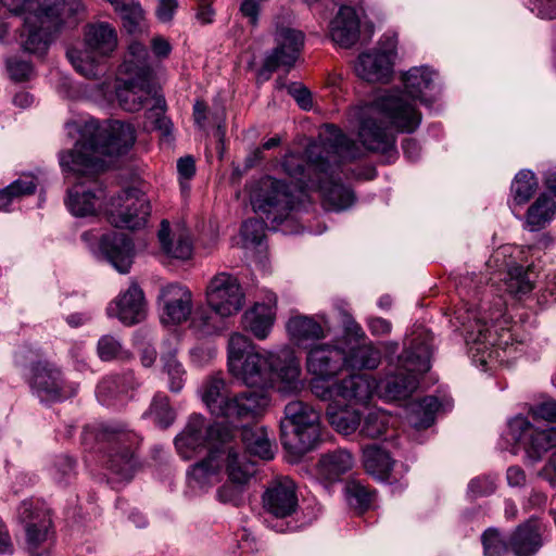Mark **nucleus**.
<instances>
[{"mask_svg": "<svg viewBox=\"0 0 556 556\" xmlns=\"http://www.w3.org/2000/svg\"><path fill=\"white\" fill-rule=\"evenodd\" d=\"M354 458L346 450H334L323 454L317 464V475L327 482L339 481L341 476L353 468Z\"/></svg>", "mask_w": 556, "mask_h": 556, "instance_id": "37", "label": "nucleus"}, {"mask_svg": "<svg viewBox=\"0 0 556 556\" xmlns=\"http://www.w3.org/2000/svg\"><path fill=\"white\" fill-rule=\"evenodd\" d=\"M108 220L116 228L137 229L146 225L151 212L146 193L129 188L112 195L105 204Z\"/></svg>", "mask_w": 556, "mask_h": 556, "instance_id": "13", "label": "nucleus"}, {"mask_svg": "<svg viewBox=\"0 0 556 556\" xmlns=\"http://www.w3.org/2000/svg\"><path fill=\"white\" fill-rule=\"evenodd\" d=\"M482 544L484 556H503L509 551L508 539L503 540L495 528H489L484 531Z\"/></svg>", "mask_w": 556, "mask_h": 556, "instance_id": "59", "label": "nucleus"}, {"mask_svg": "<svg viewBox=\"0 0 556 556\" xmlns=\"http://www.w3.org/2000/svg\"><path fill=\"white\" fill-rule=\"evenodd\" d=\"M163 368L168 376L169 390L179 392L185 384L186 371L174 354H168L163 358Z\"/></svg>", "mask_w": 556, "mask_h": 556, "instance_id": "58", "label": "nucleus"}, {"mask_svg": "<svg viewBox=\"0 0 556 556\" xmlns=\"http://www.w3.org/2000/svg\"><path fill=\"white\" fill-rule=\"evenodd\" d=\"M344 495L350 506L362 511L368 509L376 497L375 491L354 480L346 482Z\"/></svg>", "mask_w": 556, "mask_h": 556, "instance_id": "52", "label": "nucleus"}, {"mask_svg": "<svg viewBox=\"0 0 556 556\" xmlns=\"http://www.w3.org/2000/svg\"><path fill=\"white\" fill-rule=\"evenodd\" d=\"M556 214V202L546 194H541L528 208L526 223L531 231L544 228Z\"/></svg>", "mask_w": 556, "mask_h": 556, "instance_id": "45", "label": "nucleus"}, {"mask_svg": "<svg viewBox=\"0 0 556 556\" xmlns=\"http://www.w3.org/2000/svg\"><path fill=\"white\" fill-rule=\"evenodd\" d=\"M132 371L112 374L105 376L97 387V397L103 405H113L114 402L137 387Z\"/></svg>", "mask_w": 556, "mask_h": 556, "instance_id": "36", "label": "nucleus"}, {"mask_svg": "<svg viewBox=\"0 0 556 556\" xmlns=\"http://www.w3.org/2000/svg\"><path fill=\"white\" fill-rule=\"evenodd\" d=\"M496 489L495 480L492 477L483 476L472 479L468 484V493L471 497L488 496Z\"/></svg>", "mask_w": 556, "mask_h": 556, "instance_id": "63", "label": "nucleus"}, {"mask_svg": "<svg viewBox=\"0 0 556 556\" xmlns=\"http://www.w3.org/2000/svg\"><path fill=\"white\" fill-rule=\"evenodd\" d=\"M147 414L152 417L161 428L169 427L176 418V414L169 405L168 397L162 393L154 395Z\"/></svg>", "mask_w": 556, "mask_h": 556, "instance_id": "55", "label": "nucleus"}, {"mask_svg": "<svg viewBox=\"0 0 556 556\" xmlns=\"http://www.w3.org/2000/svg\"><path fill=\"white\" fill-rule=\"evenodd\" d=\"M50 24L51 20L46 13H27L21 33L23 49L29 53L43 54L50 41Z\"/></svg>", "mask_w": 556, "mask_h": 556, "instance_id": "27", "label": "nucleus"}, {"mask_svg": "<svg viewBox=\"0 0 556 556\" xmlns=\"http://www.w3.org/2000/svg\"><path fill=\"white\" fill-rule=\"evenodd\" d=\"M243 486L233 482L224 483L216 491V498L223 504L239 506L242 502Z\"/></svg>", "mask_w": 556, "mask_h": 556, "instance_id": "62", "label": "nucleus"}, {"mask_svg": "<svg viewBox=\"0 0 556 556\" xmlns=\"http://www.w3.org/2000/svg\"><path fill=\"white\" fill-rule=\"evenodd\" d=\"M223 456L229 481L242 486L247 484L255 469L251 463L245 460L244 455L238 452L232 441L223 446Z\"/></svg>", "mask_w": 556, "mask_h": 556, "instance_id": "40", "label": "nucleus"}, {"mask_svg": "<svg viewBox=\"0 0 556 556\" xmlns=\"http://www.w3.org/2000/svg\"><path fill=\"white\" fill-rule=\"evenodd\" d=\"M7 71L9 76L15 83H24L30 80L35 73L31 64L17 59L7 60Z\"/></svg>", "mask_w": 556, "mask_h": 556, "instance_id": "60", "label": "nucleus"}, {"mask_svg": "<svg viewBox=\"0 0 556 556\" xmlns=\"http://www.w3.org/2000/svg\"><path fill=\"white\" fill-rule=\"evenodd\" d=\"M109 317L117 318L126 326L142 321L146 317V303L142 290L132 283L129 288L112 301L108 308Z\"/></svg>", "mask_w": 556, "mask_h": 556, "instance_id": "25", "label": "nucleus"}, {"mask_svg": "<svg viewBox=\"0 0 556 556\" xmlns=\"http://www.w3.org/2000/svg\"><path fill=\"white\" fill-rule=\"evenodd\" d=\"M265 235V224L263 220L252 218L245 220L241 226V236L248 243L260 244Z\"/></svg>", "mask_w": 556, "mask_h": 556, "instance_id": "61", "label": "nucleus"}, {"mask_svg": "<svg viewBox=\"0 0 556 556\" xmlns=\"http://www.w3.org/2000/svg\"><path fill=\"white\" fill-rule=\"evenodd\" d=\"M326 416L331 427L343 435H350L361 427V413L349 406L338 407L330 404Z\"/></svg>", "mask_w": 556, "mask_h": 556, "instance_id": "43", "label": "nucleus"}, {"mask_svg": "<svg viewBox=\"0 0 556 556\" xmlns=\"http://www.w3.org/2000/svg\"><path fill=\"white\" fill-rule=\"evenodd\" d=\"M330 138L323 142H313L307 149L309 169L314 178L309 179L306 189H317L323 198V205L328 211H344L355 202L352 189L336 178L338 160L351 162L364 156V150L353 140L343 135L334 126H329Z\"/></svg>", "mask_w": 556, "mask_h": 556, "instance_id": "3", "label": "nucleus"}, {"mask_svg": "<svg viewBox=\"0 0 556 556\" xmlns=\"http://www.w3.org/2000/svg\"><path fill=\"white\" fill-rule=\"evenodd\" d=\"M233 431L223 425L213 424L207 426L204 416L192 414L184 429L176 435L174 444L178 455L190 460L200 455L206 447H223L233 440Z\"/></svg>", "mask_w": 556, "mask_h": 556, "instance_id": "10", "label": "nucleus"}, {"mask_svg": "<svg viewBox=\"0 0 556 556\" xmlns=\"http://www.w3.org/2000/svg\"><path fill=\"white\" fill-rule=\"evenodd\" d=\"M530 415L535 421L556 422V402L551 400L539 403L530 408Z\"/></svg>", "mask_w": 556, "mask_h": 556, "instance_id": "64", "label": "nucleus"}, {"mask_svg": "<svg viewBox=\"0 0 556 556\" xmlns=\"http://www.w3.org/2000/svg\"><path fill=\"white\" fill-rule=\"evenodd\" d=\"M18 514L22 521H50L53 517L51 508L45 501L39 498L24 501L20 506Z\"/></svg>", "mask_w": 556, "mask_h": 556, "instance_id": "56", "label": "nucleus"}, {"mask_svg": "<svg viewBox=\"0 0 556 556\" xmlns=\"http://www.w3.org/2000/svg\"><path fill=\"white\" fill-rule=\"evenodd\" d=\"M350 116L358 123L357 135L363 148L389 157L397 153L396 137L384 122L401 132H414L421 122L418 109L396 93H386L372 103L353 108Z\"/></svg>", "mask_w": 556, "mask_h": 556, "instance_id": "2", "label": "nucleus"}, {"mask_svg": "<svg viewBox=\"0 0 556 556\" xmlns=\"http://www.w3.org/2000/svg\"><path fill=\"white\" fill-rule=\"evenodd\" d=\"M393 418L382 409H372L364 417L359 427V435L367 439H379L386 434Z\"/></svg>", "mask_w": 556, "mask_h": 556, "instance_id": "50", "label": "nucleus"}, {"mask_svg": "<svg viewBox=\"0 0 556 556\" xmlns=\"http://www.w3.org/2000/svg\"><path fill=\"white\" fill-rule=\"evenodd\" d=\"M271 372H276L280 380L281 392L293 393L300 391L303 387L300 379V361L289 349L282 350L279 355L274 354Z\"/></svg>", "mask_w": 556, "mask_h": 556, "instance_id": "30", "label": "nucleus"}, {"mask_svg": "<svg viewBox=\"0 0 556 556\" xmlns=\"http://www.w3.org/2000/svg\"><path fill=\"white\" fill-rule=\"evenodd\" d=\"M36 182L33 176H23L4 189L0 190V211H9L10 205L25 195L36 191Z\"/></svg>", "mask_w": 556, "mask_h": 556, "instance_id": "49", "label": "nucleus"}, {"mask_svg": "<svg viewBox=\"0 0 556 556\" xmlns=\"http://www.w3.org/2000/svg\"><path fill=\"white\" fill-rule=\"evenodd\" d=\"M543 544L535 523H519L508 536L509 551L515 556H533Z\"/></svg>", "mask_w": 556, "mask_h": 556, "instance_id": "38", "label": "nucleus"}, {"mask_svg": "<svg viewBox=\"0 0 556 556\" xmlns=\"http://www.w3.org/2000/svg\"><path fill=\"white\" fill-rule=\"evenodd\" d=\"M116 11L121 14L123 26L127 33L135 35L146 29L144 12L138 2H128Z\"/></svg>", "mask_w": 556, "mask_h": 556, "instance_id": "53", "label": "nucleus"}, {"mask_svg": "<svg viewBox=\"0 0 556 556\" xmlns=\"http://www.w3.org/2000/svg\"><path fill=\"white\" fill-rule=\"evenodd\" d=\"M440 403L435 396H426L410 404L408 422L416 429L429 428L435 419Z\"/></svg>", "mask_w": 556, "mask_h": 556, "instance_id": "47", "label": "nucleus"}, {"mask_svg": "<svg viewBox=\"0 0 556 556\" xmlns=\"http://www.w3.org/2000/svg\"><path fill=\"white\" fill-rule=\"evenodd\" d=\"M319 410L301 400L289 402L281 422V442L296 455L311 451L319 434Z\"/></svg>", "mask_w": 556, "mask_h": 556, "instance_id": "8", "label": "nucleus"}, {"mask_svg": "<svg viewBox=\"0 0 556 556\" xmlns=\"http://www.w3.org/2000/svg\"><path fill=\"white\" fill-rule=\"evenodd\" d=\"M275 304L276 301L273 303H255L242 315V327L256 339H266L275 321Z\"/></svg>", "mask_w": 556, "mask_h": 556, "instance_id": "35", "label": "nucleus"}, {"mask_svg": "<svg viewBox=\"0 0 556 556\" xmlns=\"http://www.w3.org/2000/svg\"><path fill=\"white\" fill-rule=\"evenodd\" d=\"M166 102L163 96L154 98V103L148 111V119L153 124L154 129L159 130L162 136H169L172 134L173 124L170 119L165 116Z\"/></svg>", "mask_w": 556, "mask_h": 556, "instance_id": "57", "label": "nucleus"}, {"mask_svg": "<svg viewBox=\"0 0 556 556\" xmlns=\"http://www.w3.org/2000/svg\"><path fill=\"white\" fill-rule=\"evenodd\" d=\"M162 321L178 325L186 321L192 312V293L181 285L169 283L160 290Z\"/></svg>", "mask_w": 556, "mask_h": 556, "instance_id": "23", "label": "nucleus"}, {"mask_svg": "<svg viewBox=\"0 0 556 556\" xmlns=\"http://www.w3.org/2000/svg\"><path fill=\"white\" fill-rule=\"evenodd\" d=\"M510 245L498 248L488 262V265L498 270L506 269L507 275L504 280L506 291L514 296L521 298L529 294L535 283L536 275L531 266L517 265L513 260Z\"/></svg>", "mask_w": 556, "mask_h": 556, "instance_id": "18", "label": "nucleus"}, {"mask_svg": "<svg viewBox=\"0 0 556 556\" xmlns=\"http://www.w3.org/2000/svg\"><path fill=\"white\" fill-rule=\"evenodd\" d=\"M105 433L110 442L108 468L118 482L127 483L139 468L135 450L140 439L135 432L124 428L110 427Z\"/></svg>", "mask_w": 556, "mask_h": 556, "instance_id": "14", "label": "nucleus"}, {"mask_svg": "<svg viewBox=\"0 0 556 556\" xmlns=\"http://www.w3.org/2000/svg\"><path fill=\"white\" fill-rule=\"evenodd\" d=\"M157 239L162 252L167 257L187 261L192 256L193 243L187 229L182 227L172 229L169 223L163 219L157 231Z\"/></svg>", "mask_w": 556, "mask_h": 556, "instance_id": "29", "label": "nucleus"}, {"mask_svg": "<svg viewBox=\"0 0 556 556\" xmlns=\"http://www.w3.org/2000/svg\"><path fill=\"white\" fill-rule=\"evenodd\" d=\"M205 295L210 307L222 317L237 314L243 307L245 300L238 278L226 271L211 278Z\"/></svg>", "mask_w": 556, "mask_h": 556, "instance_id": "15", "label": "nucleus"}, {"mask_svg": "<svg viewBox=\"0 0 556 556\" xmlns=\"http://www.w3.org/2000/svg\"><path fill=\"white\" fill-rule=\"evenodd\" d=\"M381 354L372 344L352 348L345 353L344 367L352 370L375 369L379 366Z\"/></svg>", "mask_w": 556, "mask_h": 556, "instance_id": "46", "label": "nucleus"}, {"mask_svg": "<svg viewBox=\"0 0 556 556\" xmlns=\"http://www.w3.org/2000/svg\"><path fill=\"white\" fill-rule=\"evenodd\" d=\"M229 396L226 383L222 378L213 377L203 387L202 400L212 415H219Z\"/></svg>", "mask_w": 556, "mask_h": 556, "instance_id": "48", "label": "nucleus"}, {"mask_svg": "<svg viewBox=\"0 0 556 556\" xmlns=\"http://www.w3.org/2000/svg\"><path fill=\"white\" fill-rule=\"evenodd\" d=\"M438 73L427 65L415 66L409 68L402 77L405 92L412 98L408 100L415 108V101L419 100L421 103L429 104L431 100L428 99V92L435 89L438 83ZM407 99L401 92H395Z\"/></svg>", "mask_w": 556, "mask_h": 556, "instance_id": "28", "label": "nucleus"}, {"mask_svg": "<svg viewBox=\"0 0 556 556\" xmlns=\"http://www.w3.org/2000/svg\"><path fill=\"white\" fill-rule=\"evenodd\" d=\"M268 402V397L262 391H244L230 395L217 417H223L229 422L254 420L263 414Z\"/></svg>", "mask_w": 556, "mask_h": 556, "instance_id": "24", "label": "nucleus"}, {"mask_svg": "<svg viewBox=\"0 0 556 556\" xmlns=\"http://www.w3.org/2000/svg\"><path fill=\"white\" fill-rule=\"evenodd\" d=\"M242 442L247 451L264 460L274 457L273 444L267 431L262 427H244L241 430Z\"/></svg>", "mask_w": 556, "mask_h": 556, "instance_id": "44", "label": "nucleus"}, {"mask_svg": "<svg viewBox=\"0 0 556 556\" xmlns=\"http://www.w3.org/2000/svg\"><path fill=\"white\" fill-rule=\"evenodd\" d=\"M377 388L375 379L368 375H351L330 387H323L321 381L314 384V394L323 401L343 399L349 402L366 403Z\"/></svg>", "mask_w": 556, "mask_h": 556, "instance_id": "20", "label": "nucleus"}, {"mask_svg": "<svg viewBox=\"0 0 556 556\" xmlns=\"http://www.w3.org/2000/svg\"><path fill=\"white\" fill-rule=\"evenodd\" d=\"M363 463L367 473L381 481L389 479L394 465L390 454L377 445L363 448Z\"/></svg>", "mask_w": 556, "mask_h": 556, "instance_id": "42", "label": "nucleus"}, {"mask_svg": "<svg viewBox=\"0 0 556 556\" xmlns=\"http://www.w3.org/2000/svg\"><path fill=\"white\" fill-rule=\"evenodd\" d=\"M295 191V187L292 188L286 181L265 176L253 187L250 200L254 212L278 225L295 208L298 202Z\"/></svg>", "mask_w": 556, "mask_h": 556, "instance_id": "11", "label": "nucleus"}, {"mask_svg": "<svg viewBox=\"0 0 556 556\" xmlns=\"http://www.w3.org/2000/svg\"><path fill=\"white\" fill-rule=\"evenodd\" d=\"M432 338L428 332H419L410 340L397 359L394 372L388 374L381 382L383 396L388 400H403L417 389L418 375L430 369Z\"/></svg>", "mask_w": 556, "mask_h": 556, "instance_id": "5", "label": "nucleus"}, {"mask_svg": "<svg viewBox=\"0 0 556 556\" xmlns=\"http://www.w3.org/2000/svg\"><path fill=\"white\" fill-rule=\"evenodd\" d=\"M345 352L337 345L321 343L307 352L306 369L313 376L311 390L314 384L321 381L323 387H330L328 381L344 368Z\"/></svg>", "mask_w": 556, "mask_h": 556, "instance_id": "19", "label": "nucleus"}, {"mask_svg": "<svg viewBox=\"0 0 556 556\" xmlns=\"http://www.w3.org/2000/svg\"><path fill=\"white\" fill-rule=\"evenodd\" d=\"M55 541L52 523H27L25 543L29 556H50Z\"/></svg>", "mask_w": 556, "mask_h": 556, "instance_id": "39", "label": "nucleus"}, {"mask_svg": "<svg viewBox=\"0 0 556 556\" xmlns=\"http://www.w3.org/2000/svg\"><path fill=\"white\" fill-rule=\"evenodd\" d=\"M223 467V447H212L203 459L189 467L187 471L189 485L200 490L212 488L222 480Z\"/></svg>", "mask_w": 556, "mask_h": 556, "instance_id": "26", "label": "nucleus"}, {"mask_svg": "<svg viewBox=\"0 0 556 556\" xmlns=\"http://www.w3.org/2000/svg\"><path fill=\"white\" fill-rule=\"evenodd\" d=\"M103 199L104 190L100 186L91 190L77 184L68 189L65 204L73 215L88 216L93 215L101 207Z\"/></svg>", "mask_w": 556, "mask_h": 556, "instance_id": "31", "label": "nucleus"}, {"mask_svg": "<svg viewBox=\"0 0 556 556\" xmlns=\"http://www.w3.org/2000/svg\"><path fill=\"white\" fill-rule=\"evenodd\" d=\"M287 330L298 346H307L314 341L326 338L328 333L326 321H318L305 315L291 317L287 324Z\"/></svg>", "mask_w": 556, "mask_h": 556, "instance_id": "34", "label": "nucleus"}, {"mask_svg": "<svg viewBox=\"0 0 556 556\" xmlns=\"http://www.w3.org/2000/svg\"><path fill=\"white\" fill-rule=\"evenodd\" d=\"M264 509L275 518L283 519L292 516L298 508L296 485L287 477L270 480L262 496Z\"/></svg>", "mask_w": 556, "mask_h": 556, "instance_id": "22", "label": "nucleus"}, {"mask_svg": "<svg viewBox=\"0 0 556 556\" xmlns=\"http://www.w3.org/2000/svg\"><path fill=\"white\" fill-rule=\"evenodd\" d=\"M68 134L76 131L79 138L74 147L59 153V163L66 177L94 178L103 168V156L126 154L136 141L132 125L111 121L101 125L96 119L66 124Z\"/></svg>", "mask_w": 556, "mask_h": 556, "instance_id": "1", "label": "nucleus"}, {"mask_svg": "<svg viewBox=\"0 0 556 556\" xmlns=\"http://www.w3.org/2000/svg\"><path fill=\"white\" fill-rule=\"evenodd\" d=\"M276 47L266 55L258 79L267 80L270 74L279 67L291 68L300 55L304 43V34L301 30L280 27L275 33Z\"/></svg>", "mask_w": 556, "mask_h": 556, "instance_id": "16", "label": "nucleus"}, {"mask_svg": "<svg viewBox=\"0 0 556 556\" xmlns=\"http://www.w3.org/2000/svg\"><path fill=\"white\" fill-rule=\"evenodd\" d=\"M331 39L341 47L349 48L359 38V18L351 7H341L330 24Z\"/></svg>", "mask_w": 556, "mask_h": 556, "instance_id": "33", "label": "nucleus"}, {"mask_svg": "<svg viewBox=\"0 0 556 556\" xmlns=\"http://www.w3.org/2000/svg\"><path fill=\"white\" fill-rule=\"evenodd\" d=\"M119 75L122 77L117 80L116 97L125 111L138 112L146 105H152L154 98L162 96L152 81L148 50L138 41L130 42L119 66Z\"/></svg>", "mask_w": 556, "mask_h": 556, "instance_id": "4", "label": "nucleus"}, {"mask_svg": "<svg viewBox=\"0 0 556 556\" xmlns=\"http://www.w3.org/2000/svg\"><path fill=\"white\" fill-rule=\"evenodd\" d=\"M30 388L41 402H60L72 397L77 386L67 383L61 370L48 362H38L31 368Z\"/></svg>", "mask_w": 556, "mask_h": 556, "instance_id": "17", "label": "nucleus"}, {"mask_svg": "<svg viewBox=\"0 0 556 556\" xmlns=\"http://www.w3.org/2000/svg\"><path fill=\"white\" fill-rule=\"evenodd\" d=\"M357 76L369 83H387L393 72V63L388 55L377 51L362 53L355 64Z\"/></svg>", "mask_w": 556, "mask_h": 556, "instance_id": "32", "label": "nucleus"}, {"mask_svg": "<svg viewBox=\"0 0 556 556\" xmlns=\"http://www.w3.org/2000/svg\"><path fill=\"white\" fill-rule=\"evenodd\" d=\"M81 239L88 243L99 240V251L119 273L126 274L132 264L134 245L124 233H99L96 230L86 231Z\"/></svg>", "mask_w": 556, "mask_h": 556, "instance_id": "21", "label": "nucleus"}, {"mask_svg": "<svg viewBox=\"0 0 556 556\" xmlns=\"http://www.w3.org/2000/svg\"><path fill=\"white\" fill-rule=\"evenodd\" d=\"M97 352L104 362L114 359L128 361L131 358V353L124 349L119 339L111 334H104L99 339Z\"/></svg>", "mask_w": 556, "mask_h": 556, "instance_id": "54", "label": "nucleus"}, {"mask_svg": "<svg viewBox=\"0 0 556 556\" xmlns=\"http://www.w3.org/2000/svg\"><path fill=\"white\" fill-rule=\"evenodd\" d=\"M539 184L531 170L518 172L511 182L510 192L513 201L517 205L527 203L538 190Z\"/></svg>", "mask_w": 556, "mask_h": 556, "instance_id": "51", "label": "nucleus"}, {"mask_svg": "<svg viewBox=\"0 0 556 556\" xmlns=\"http://www.w3.org/2000/svg\"><path fill=\"white\" fill-rule=\"evenodd\" d=\"M309 146L311 144L305 149L306 159H308L307 149ZM280 167L282 173L289 176L293 181L295 189H299L300 191L306 190L309 185V179L315 177L314 170L312 168L309 169V160H307L306 165H304L301 155L292 151H289L283 155L280 161Z\"/></svg>", "mask_w": 556, "mask_h": 556, "instance_id": "41", "label": "nucleus"}, {"mask_svg": "<svg viewBox=\"0 0 556 556\" xmlns=\"http://www.w3.org/2000/svg\"><path fill=\"white\" fill-rule=\"evenodd\" d=\"M508 428L509 435L523 448L531 464L540 462L546 452L555 448L540 475L551 484H556V427L539 429L527 418L518 416L509 421Z\"/></svg>", "mask_w": 556, "mask_h": 556, "instance_id": "9", "label": "nucleus"}, {"mask_svg": "<svg viewBox=\"0 0 556 556\" xmlns=\"http://www.w3.org/2000/svg\"><path fill=\"white\" fill-rule=\"evenodd\" d=\"M274 353L260 351L241 333L228 341V368L231 375L251 387L266 383L271 372Z\"/></svg>", "mask_w": 556, "mask_h": 556, "instance_id": "7", "label": "nucleus"}, {"mask_svg": "<svg viewBox=\"0 0 556 556\" xmlns=\"http://www.w3.org/2000/svg\"><path fill=\"white\" fill-rule=\"evenodd\" d=\"M495 305L496 308L490 309L488 316L486 308L481 307L479 311L467 309L464 314L458 312L456 317L465 328L467 343H472L470 351L473 362L482 367H485L491 362L493 353H496L493 348L506 349L511 340L509 329L501 328L493 333L488 326V319L498 321L503 317V302L500 300Z\"/></svg>", "mask_w": 556, "mask_h": 556, "instance_id": "6", "label": "nucleus"}, {"mask_svg": "<svg viewBox=\"0 0 556 556\" xmlns=\"http://www.w3.org/2000/svg\"><path fill=\"white\" fill-rule=\"evenodd\" d=\"M87 50L71 49L67 58L74 68L87 78L99 75L98 58L110 55L117 47V34L108 23L91 24L85 31Z\"/></svg>", "mask_w": 556, "mask_h": 556, "instance_id": "12", "label": "nucleus"}]
</instances>
